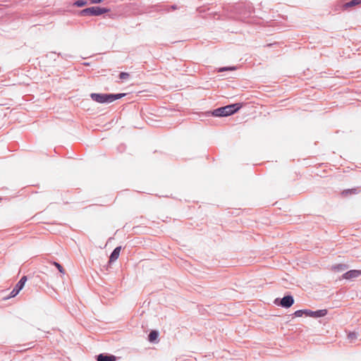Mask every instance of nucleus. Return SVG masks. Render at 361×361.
<instances>
[{
    "label": "nucleus",
    "instance_id": "nucleus-5",
    "mask_svg": "<svg viewBox=\"0 0 361 361\" xmlns=\"http://www.w3.org/2000/svg\"><path fill=\"white\" fill-rule=\"evenodd\" d=\"M327 314V310H319L317 311H312L310 310H305V316L313 317V318H319L323 317Z\"/></svg>",
    "mask_w": 361,
    "mask_h": 361
},
{
    "label": "nucleus",
    "instance_id": "nucleus-2",
    "mask_svg": "<svg viewBox=\"0 0 361 361\" xmlns=\"http://www.w3.org/2000/svg\"><path fill=\"white\" fill-rule=\"evenodd\" d=\"M241 107L240 104H233L231 105H227L223 107L218 108L214 110L212 112V114L214 116L219 117V116H230L236 111H238Z\"/></svg>",
    "mask_w": 361,
    "mask_h": 361
},
{
    "label": "nucleus",
    "instance_id": "nucleus-15",
    "mask_svg": "<svg viewBox=\"0 0 361 361\" xmlns=\"http://www.w3.org/2000/svg\"><path fill=\"white\" fill-rule=\"evenodd\" d=\"M130 75L126 72H121L119 75V78L121 80H126L129 78Z\"/></svg>",
    "mask_w": 361,
    "mask_h": 361
},
{
    "label": "nucleus",
    "instance_id": "nucleus-11",
    "mask_svg": "<svg viewBox=\"0 0 361 361\" xmlns=\"http://www.w3.org/2000/svg\"><path fill=\"white\" fill-rule=\"evenodd\" d=\"M360 4H361V0H352V1H350L349 2L345 3L343 6L345 8H349V7H353V6L359 5Z\"/></svg>",
    "mask_w": 361,
    "mask_h": 361
},
{
    "label": "nucleus",
    "instance_id": "nucleus-14",
    "mask_svg": "<svg viewBox=\"0 0 361 361\" xmlns=\"http://www.w3.org/2000/svg\"><path fill=\"white\" fill-rule=\"evenodd\" d=\"M303 314L305 315V310H299L294 313V315L298 317H302Z\"/></svg>",
    "mask_w": 361,
    "mask_h": 361
},
{
    "label": "nucleus",
    "instance_id": "nucleus-4",
    "mask_svg": "<svg viewBox=\"0 0 361 361\" xmlns=\"http://www.w3.org/2000/svg\"><path fill=\"white\" fill-rule=\"evenodd\" d=\"M27 281V276H23L20 280L18 282L16 286L13 288L10 294V298H13L18 294L20 290L24 287L25 283Z\"/></svg>",
    "mask_w": 361,
    "mask_h": 361
},
{
    "label": "nucleus",
    "instance_id": "nucleus-6",
    "mask_svg": "<svg viewBox=\"0 0 361 361\" xmlns=\"http://www.w3.org/2000/svg\"><path fill=\"white\" fill-rule=\"evenodd\" d=\"M293 303H294V299H293V296L286 295V296H284L281 300L280 305L283 307L288 308V307H291Z\"/></svg>",
    "mask_w": 361,
    "mask_h": 361
},
{
    "label": "nucleus",
    "instance_id": "nucleus-8",
    "mask_svg": "<svg viewBox=\"0 0 361 361\" xmlns=\"http://www.w3.org/2000/svg\"><path fill=\"white\" fill-rule=\"evenodd\" d=\"M97 361H116L117 357L113 355L99 354L97 357Z\"/></svg>",
    "mask_w": 361,
    "mask_h": 361
},
{
    "label": "nucleus",
    "instance_id": "nucleus-17",
    "mask_svg": "<svg viewBox=\"0 0 361 361\" xmlns=\"http://www.w3.org/2000/svg\"><path fill=\"white\" fill-rule=\"evenodd\" d=\"M357 338V334L355 332H351L348 334V338L351 341L355 340Z\"/></svg>",
    "mask_w": 361,
    "mask_h": 361
},
{
    "label": "nucleus",
    "instance_id": "nucleus-12",
    "mask_svg": "<svg viewBox=\"0 0 361 361\" xmlns=\"http://www.w3.org/2000/svg\"><path fill=\"white\" fill-rule=\"evenodd\" d=\"M158 337V332L156 330H153L150 332L148 336V340L149 342H154Z\"/></svg>",
    "mask_w": 361,
    "mask_h": 361
},
{
    "label": "nucleus",
    "instance_id": "nucleus-10",
    "mask_svg": "<svg viewBox=\"0 0 361 361\" xmlns=\"http://www.w3.org/2000/svg\"><path fill=\"white\" fill-rule=\"evenodd\" d=\"M348 267L345 264H338L332 266L331 269L335 271H342L347 269Z\"/></svg>",
    "mask_w": 361,
    "mask_h": 361
},
{
    "label": "nucleus",
    "instance_id": "nucleus-20",
    "mask_svg": "<svg viewBox=\"0 0 361 361\" xmlns=\"http://www.w3.org/2000/svg\"><path fill=\"white\" fill-rule=\"evenodd\" d=\"M102 0H90L91 4H99L102 2Z\"/></svg>",
    "mask_w": 361,
    "mask_h": 361
},
{
    "label": "nucleus",
    "instance_id": "nucleus-9",
    "mask_svg": "<svg viewBox=\"0 0 361 361\" xmlns=\"http://www.w3.org/2000/svg\"><path fill=\"white\" fill-rule=\"evenodd\" d=\"M121 250V246L116 247L114 250V251L112 252V253L110 255V258H109L110 263L114 262L118 258V257L120 255Z\"/></svg>",
    "mask_w": 361,
    "mask_h": 361
},
{
    "label": "nucleus",
    "instance_id": "nucleus-3",
    "mask_svg": "<svg viewBox=\"0 0 361 361\" xmlns=\"http://www.w3.org/2000/svg\"><path fill=\"white\" fill-rule=\"evenodd\" d=\"M107 12L106 8H100L98 6H92L80 11V15L83 16H97Z\"/></svg>",
    "mask_w": 361,
    "mask_h": 361
},
{
    "label": "nucleus",
    "instance_id": "nucleus-16",
    "mask_svg": "<svg viewBox=\"0 0 361 361\" xmlns=\"http://www.w3.org/2000/svg\"><path fill=\"white\" fill-rule=\"evenodd\" d=\"M54 264L61 273L64 274V269L60 264L57 262H54Z\"/></svg>",
    "mask_w": 361,
    "mask_h": 361
},
{
    "label": "nucleus",
    "instance_id": "nucleus-18",
    "mask_svg": "<svg viewBox=\"0 0 361 361\" xmlns=\"http://www.w3.org/2000/svg\"><path fill=\"white\" fill-rule=\"evenodd\" d=\"M356 192V189H352V190H345L343 192V194L344 195H347L348 194H351V193H355Z\"/></svg>",
    "mask_w": 361,
    "mask_h": 361
},
{
    "label": "nucleus",
    "instance_id": "nucleus-1",
    "mask_svg": "<svg viewBox=\"0 0 361 361\" xmlns=\"http://www.w3.org/2000/svg\"><path fill=\"white\" fill-rule=\"evenodd\" d=\"M125 94H99V93H92L90 94V97L94 102L98 103H111L115 101L116 99H118L122 98Z\"/></svg>",
    "mask_w": 361,
    "mask_h": 361
},
{
    "label": "nucleus",
    "instance_id": "nucleus-7",
    "mask_svg": "<svg viewBox=\"0 0 361 361\" xmlns=\"http://www.w3.org/2000/svg\"><path fill=\"white\" fill-rule=\"evenodd\" d=\"M361 276V270H350L343 275L344 279H353Z\"/></svg>",
    "mask_w": 361,
    "mask_h": 361
},
{
    "label": "nucleus",
    "instance_id": "nucleus-19",
    "mask_svg": "<svg viewBox=\"0 0 361 361\" xmlns=\"http://www.w3.org/2000/svg\"><path fill=\"white\" fill-rule=\"evenodd\" d=\"M235 68H231V67H225V68H221L219 69V72H221V71H228V70H234Z\"/></svg>",
    "mask_w": 361,
    "mask_h": 361
},
{
    "label": "nucleus",
    "instance_id": "nucleus-13",
    "mask_svg": "<svg viewBox=\"0 0 361 361\" xmlns=\"http://www.w3.org/2000/svg\"><path fill=\"white\" fill-rule=\"evenodd\" d=\"M87 4V1H83V0H79V1H77L74 3V5L78 6V7H82V6H84Z\"/></svg>",
    "mask_w": 361,
    "mask_h": 361
}]
</instances>
